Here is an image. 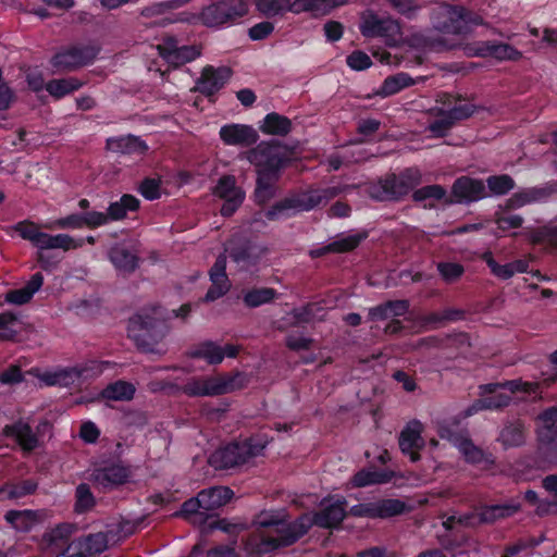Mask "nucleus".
Segmentation results:
<instances>
[{
	"mask_svg": "<svg viewBox=\"0 0 557 557\" xmlns=\"http://www.w3.org/2000/svg\"><path fill=\"white\" fill-rule=\"evenodd\" d=\"M83 218V214L73 213L52 222L45 223L42 227L48 230H81L85 227Z\"/></svg>",
	"mask_w": 557,
	"mask_h": 557,
	"instance_id": "nucleus-51",
	"label": "nucleus"
},
{
	"mask_svg": "<svg viewBox=\"0 0 557 557\" xmlns=\"http://www.w3.org/2000/svg\"><path fill=\"white\" fill-rule=\"evenodd\" d=\"M221 139L230 146H250L259 136L255 128L244 124H228L220 129Z\"/></svg>",
	"mask_w": 557,
	"mask_h": 557,
	"instance_id": "nucleus-27",
	"label": "nucleus"
},
{
	"mask_svg": "<svg viewBox=\"0 0 557 557\" xmlns=\"http://www.w3.org/2000/svg\"><path fill=\"white\" fill-rule=\"evenodd\" d=\"M422 182V173L417 168H409L399 174H391L380 182L379 191H373L377 200H397L408 195Z\"/></svg>",
	"mask_w": 557,
	"mask_h": 557,
	"instance_id": "nucleus-10",
	"label": "nucleus"
},
{
	"mask_svg": "<svg viewBox=\"0 0 557 557\" xmlns=\"http://www.w3.org/2000/svg\"><path fill=\"white\" fill-rule=\"evenodd\" d=\"M74 509L77 513L86 512L95 506V497L89 486L85 483L76 487Z\"/></svg>",
	"mask_w": 557,
	"mask_h": 557,
	"instance_id": "nucleus-52",
	"label": "nucleus"
},
{
	"mask_svg": "<svg viewBox=\"0 0 557 557\" xmlns=\"http://www.w3.org/2000/svg\"><path fill=\"white\" fill-rule=\"evenodd\" d=\"M41 227L42 226L28 220L21 221L14 226L15 231L24 240L29 242L39 250L61 249L63 251H70L84 246V238H74L65 233L52 235L42 232Z\"/></svg>",
	"mask_w": 557,
	"mask_h": 557,
	"instance_id": "nucleus-9",
	"label": "nucleus"
},
{
	"mask_svg": "<svg viewBox=\"0 0 557 557\" xmlns=\"http://www.w3.org/2000/svg\"><path fill=\"white\" fill-rule=\"evenodd\" d=\"M47 517L44 510H11L5 513V520L15 530L27 532Z\"/></svg>",
	"mask_w": 557,
	"mask_h": 557,
	"instance_id": "nucleus-29",
	"label": "nucleus"
},
{
	"mask_svg": "<svg viewBox=\"0 0 557 557\" xmlns=\"http://www.w3.org/2000/svg\"><path fill=\"white\" fill-rule=\"evenodd\" d=\"M276 297V292L273 288L261 287L252 288L244 294V302L249 308H256L261 305L272 301Z\"/></svg>",
	"mask_w": 557,
	"mask_h": 557,
	"instance_id": "nucleus-47",
	"label": "nucleus"
},
{
	"mask_svg": "<svg viewBox=\"0 0 557 557\" xmlns=\"http://www.w3.org/2000/svg\"><path fill=\"white\" fill-rule=\"evenodd\" d=\"M446 112L449 113V116L454 122L468 119L474 113L475 107L465 100H457L454 106L443 104Z\"/></svg>",
	"mask_w": 557,
	"mask_h": 557,
	"instance_id": "nucleus-54",
	"label": "nucleus"
},
{
	"mask_svg": "<svg viewBox=\"0 0 557 557\" xmlns=\"http://www.w3.org/2000/svg\"><path fill=\"white\" fill-rule=\"evenodd\" d=\"M463 54L467 57H492L500 61H516L521 58V52L508 44L480 41L468 44L462 47Z\"/></svg>",
	"mask_w": 557,
	"mask_h": 557,
	"instance_id": "nucleus-17",
	"label": "nucleus"
},
{
	"mask_svg": "<svg viewBox=\"0 0 557 557\" xmlns=\"http://www.w3.org/2000/svg\"><path fill=\"white\" fill-rule=\"evenodd\" d=\"M547 196L544 188H525L517 191L506 201L507 209H519L523 206L542 201Z\"/></svg>",
	"mask_w": 557,
	"mask_h": 557,
	"instance_id": "nucleus-37",
	"label": "nucleus"
},
{
	"mask_svg": "<svg viewBox=\"0 0 557 557\" xmlns=\"http://www.w3.org/2000/svg\"><path fill=\"white\" fill-rule=\"evenodd\" d=\"M424 426L419 420H411L407 423L399 435L400 450L408 455L411 461H417L420 458L419 450L424 446L422 432Z\"/></svg>",
	"mask_w": 557,
	"mask_h": 557,
	"instance_id": "nucleus-21",
	"label": "nucleus"
},
{
	"mask_svg": "<svg viewBox=\"0 0 557 557\" xmlns=\"http://www.w3.org/2000/svg\"><path fill=\"white\" fill-rule=\"evenodd\" d=\"M393 472L375 469H363L352 478V485L363 487L372 484L387 483L392 480Z\"/></svg>",
	"mask_w": 557,
	"mask_h": 557,
	"instance_id": "nucleus-41",
	"label": "nucleus"
},
{
	"mask_svg": "<svg viewBox=\"0 0 557 557\" xmlns=\"http://www.w3.org/2000/svg\"><path fill=\"white\" fill-rule=\"evenodd\" d=\"M109 258L120 273H131L138 265L137 255L124 245H115L109 252Z\"/></svg>",
	"mask_w": 557,
	"mask_h": 557,
	"instance_id": "nucleus-33",
	"label": "nucleus"
},
{
	"mask_svg": "<svg viewBox=\"0 0 557 557\" xmlns=\"http://www.w3.org/2000/svg\"><path fill=\"white\" fill-rule=\"evenodd\" d=\"M2 435L13 442L24 454H29L40 445L38 433L25 419H18L2 429Z\"/></svg>",
	"mask_w": 557,
	"mask_h": 557,
	"instance_id": "nucleus-15",
	"label": "nucleus"
},
{
	"mask_svg": "<svg viewBox=\"0 0 557 557\" xmlns=\"http://www.w3.org/2000/svg\"><path fill=\"white\" fill-rule=\"evenodd\" d=\"M293 315L297 323H311L324 320L325 311L319 305L310 304L306 307L295 309Z\"/></svg>",
	"mask_w": 557,
	"mask_h": 557,
	"instance_id": "nucleus-50",
	"label": "nucleus"
},
{
	"mask_svg": "<svg viewBox=\"0 0 557 557\" xmlns=\"http://www.w3.org/2000/svg\"><path fill=\"white\" fill-rule=\"evenodd\" d=\"M109 366V361L90 360L75 367L55 368L42 372L34 370V374L46 386L67 387L100 375Z\"/></svg>",
	"mask_w": 557,
	"mask_h": 557,
	"instance_id": "nucleus-7",
	"label": "nucleus"
},
{
	"mask_svg": "<svg viewBox=\"0 0 557 557\" xmlns=\"http://www.w3.org/2000/svg\"><path fill=\"white\" fill-rule=\"evenodd\" d=\"M433 26L447 34H468L473 27L482 25L483 18L463 7L441 3L432 13Z\"/></svg>",
	"mask_w": 557,
	"mask_h": 557,
	"instance_id": "nucleus-6",
	"label": "nucleus"
},
{
	"mask_svg": "<svg viewBox=\"0 0 557 557\" xmlns=\"http://www.w3.org/2000/svg\"><path fill=\"white\" fill-rule=\"evenodd\" d=\"M163 312L160 307L150 311L143 310L129 320L128 332L136 339L150 335L153 330L162 324Z\"/></svg>",
	"mask_w": 557,
	"mask_h": 557,
	"instance_id": "nucleus-22",
	"label": "nucleus"
},
{
	"mask_svg": "<svg viewBox=\"0 0 557 557\" xmlns=\"http://www.w3.org/2000/svg\"><path fill=\"white\" fill-rule=\"evenodd\" d=\"M231 74V70L226 66L207 65L196 81L195 90L206 96H212L226 84Z\"/></svg>",
	"mask_w": 557,
	"mask_h": 557,
	"instance_id": "nucleus-20",
	"label": "nucleus"
},
{
	"mask_svg": "<svg viewBox=\"0 0 557 557\" xmlns=\"http://www.w3.org/2000/svg\"><path fill=\"white\" fill-rule=\"evenodd\" d=\"M363 237L357 234L342 236L331 244L311 251L312 257H320L327 252H346L356 248Z\"/></svg>",
	"mask_w": 557,
	"mask_h": 557,
	"instance_id": "nucleus-40",
	"label": "nucleus"
},
{
	"mask_svg": "<svg viewBox=\"0 0 557 557\" xmlns=\"http://www.w3.org/2000/svg\"><path fill=\"white\" fill-rule=\"evenodd\" d=\"M258 11L267 17H273L285 12L300 13L309 9L308 0H258Z\"/></svg>",
	"mask_w": 557,
	"mask_h": 557,
	"instance_id": "nucleus-26",
	"label": "nucleus"
},
{
	"mask_svg": "<svg viewBox=\"0 0 557 557\" xmlns=\"http://www.w3.org/2000/svg\"><path fill=\"white\" fill-rule=\"evenodd\" d=\"M437 271L445 282L454 283L462 276L465 268L456 262H440L437 263Z\"/></svg>",
	"mask_w": 557,
	"mask_h": 557,
	"instance_id": "nucleus-58",
	"label": "nucleus"
},
{
	"mask_svg": "<svg viewBox=\"0 0 557 557\" xmlns=\"http://www.w3.org/2000/svg\"><path fill=\"white\" fill-rule=\"evenodd\" d=\"M499 441L505 447L520 446L524 442V426L521 422L506 425L499 435Z\"/></svg>",
	"mask_w": 557,
	"mask_h": 557,
	"instance_id": "nucleus-46",
	"label": "nucleus"
},
{
	"mask_svg": "<svg viewBox=\"0 0 557 557\" xmlns=\"http://www.w3.org/2000/svg\"><path fill=\"white\" fill-rule=\"evenodd\" d=\"M83 215H84V218H83L84 224H85V226H87L89 228H96V227L106 225L110 222L108 213H104V212L89 211V212L83 213Z\"/></svg>",
	"mask_w": 557,
	"mask_h": 557,
	"instance_id": "nucleus-62",
	"label": "nucleus"
},
{
	"mask_svg": "<svg viewBox=\"0 0 557 557\" xmlns=\"http://www.w3.org/2000/svg\"><path fill=\"white\" fill-rule=\"evenodd\" d=\"M213 194L224 200L221 208V214L224 216L232 215L245 199V193L236 185L235 177L230 175L219 180Z\"/></svg>",
	"mask_w": 557,
	"mask_h": 557,
	"instance_id": "nucleus-19",
	"label": "nucleus"
},
{
	"mask_svg": "<svg viewBox=\"0 0 557 557\" xmlns=\"http://www.w3.org/2000/svg\"><path fill=\"white\" fill-rule=\"evenodd\" d=\"M240 158H245L256 166L258 178L255 197L259 203L267 202L273 197V185L287 159L285 148L276 141H262L243 153Z\"/></svg>",
	"mask_w": 557,
	"mask_h": 557,
	"instance_id": "nucleus-2",
	"label": "nucleus"
},
{
	"mask_svg": "<svg viewBox=\"0 0 557 557\" xmlns=\"http://www.w3.org/2000/svg\"><path fill=\"white\" fill-rule=\"evenodd\" d=\"M260 129L264 134L284 136L292 129L290 121L277 113H269L262 121Z\"/></svg>",
	"mask_w": 557,
	"mask_h": 557,
	"instance_id": "nucleus-42",
	"label": "nucleus"
},
{
	"mask_svg": "<svg viewBox=\"0 0 557 557\" xmlns=\"http://www.w3.org/2000/svg\"><path fill=\"white\" fill-rule=\"evenodd\" d=\"M481 398L474 401L467 410L466 416H472L483 409L497 410L506 407L511 401V395L523 393L527 395H536L539 384L534 382H523L521 380L507 381L505 383H491L482 385Z\"/></svg>",
	"mask_w": 557,
	"mask_h": 557,
	"instance_id": "nucleus-4",
	"label": "nucleus"
},
{
	"mask_svg": "<svg viewBox=\"0 0 557 557\" xmlns=\"http://www.w3.org/2000/svg\"><path fill=\"white\" fill-rule=\"evenodd\" d=\"M338 194L339 188L337 187H325L301 193L277 202L265 212V216L269 220L289 218L293 212L309 211L324 205Z\"/></svg>",
	"mask_w": 557,
	"mask_h": 557,
	"instance_id": "nucleus-8",
	"label": "nucleus"
},
{
	"mask_svg": "<svg viewBox=\"0 0 557 557\" xmlns=\"http://www.w3.org/2000/svg\"><path fill=\"white\" fill-rule=\"evenodd\" d=\"M20 319L11 312L0 313V341H11L21 331Z\"/></svg>",
	"mask_w": 557,
	"mask_h": 557,
	"instance_id": "nucleus-48",
	"label": "nucleus"
},
{
	"mask_svg": "<svg viewBox=\"0 0 557 557\" xmlns=\"http://www.w3.org/2000/svg\"><path fill=\"white\" fill-rule=\"evenodd\" d=\"M268 441L264 436L256 435L243 442L231 443L210 456V463L216 469L239 467L262 454Z\"/></svg>",
	"mask_w": 557,
	"mask_h": 557,
	"instance_id": "nucleus-5",
	"label": "nucleus"
},
{
	"mask_svg": "<svg viewBox=\"0 0 557 557\" xmlns=\"http://www.w3.org/2000/svg\"><path fill=\"white\" fill-rule=\"evenodd\" d=\"M522 216L518 214L499 215L496 218V224L502 231L518 228L522 225Z\"/></svg>",
	"mask_w": 557,
	"mask_h": 557,
	"instance_id": "nucleus-64",
	"label": "nucleus"
},
{
	"mask_svg": "<svg viewBox=\"0 0 557 557\" xmlns=\"http://www.w3.org/2000/svg\"><path fill=\"white\" fill-rule=\"evenodd\" d=\"M239 348L235 345H225L221 347L213 342H205L195 347L190 356L206 360L210 364L221 363L225 356L236 357Z\"/></svg>",
	"mask_w": 557,
	"mask_h": 557,
	"instance_id": "nucleus-25",
	"label": "nucleus"
},
{
	"mask_svg": "<svg viewBox=\"0 0 557 557\" xmlns=\"http://www.w3.org/2000/svg\"><path fill=\"white\" fill-rule=\"evenodd\" d=\"M84 86L76 77L51 79L46 84V90L55 99H61Z\"/></svg>",
	"mask_w": 557,
	"mask_h": 557,
	"instance_id": "nucleus-39",
	"label": "nucleus"
},
{
	"mask_svg": "<svg viewBox=\"0 0 557 557\" xmlns=\"http://www.w3.org/2000/svg\"><path fill=\"white\" fill-rule=\"evenodd\" d=\"M320 512H306L289 522L282 512H263L258 517L259 530L248 543L249 554L260 556L276 548L297 542L312 525L321 528L337 527L346 515V502L343 498L324 499Z\"/></svg>",
	"mask_w": 557,
	"mask_h": 557,
	"instance_id": "nucleus-1",
	"label": "nucleus"
},
{
	"mask_svg": "<svg viewBox=\"0 0 557 557\" xmlns=\"http://www.w3.org/2000/svg\"><path fill=\"white\" fill-rule=\"evenodd\" d=\"M176 516H183L194 524H202L210 517V515L202 509V502L199 494L197 497L186 500Z\"/></svg>",
	"mask_w": 557,
	"mask_h": 557,
	"instance_id": "nucleus-43",
	"label": "nucleus"
},
{
	"mask_svg": "<svg viewBox=\"0 0 557 557\" xmlns=\"http://www.w3.org/2000/svg\"><path fill=\"white\" fill-rule=\"evenodd\" d=\"M42 283L44 276L41 273L37 272L23 288L9 292L5 296V300L15 305L26 304L32 299L34 294L40 289Z\"/></svg>",
	"mask_w": 557,
	"mask_h": 557,
	"instance_id": "nucleus-36",
	"label": "nucleus"
},
{
	"mask_svg": "<svg viewBox=\"0 0 557 557\" xmlns=\"http://www.w3.org/2000/svg\"><path fill=\"white\" fill-rule=\"evenodd\" d=\"M73 530V525L69 523L52 529L44 537L47 549L55 557H89L108 547L106 534L96 533L71 541Z\"/></svg>",
	"mask_w": 557,
	"mask_h": 557,
	"instance_id": "nucleus-3",
	"label": "nucleus"
},
{
	"mask_svg": "<svg viewBox=\"0 0 557 557\" xmlns=\"http://www.w3.org/2000/svg\"><path fill=\"white\" fill-rule=\"evenodd\" d=\"M455 447L458 448L466 461L470 463H480L485 459L484 453L476 447L466 434L456 442Z\"/></svg>",
	"mask_w": 557,
	"mask_h": 557,
	"instance_id": "nucleus-49",
	"label": "nucleus"
},
{
	"mask_svg": "<svg viewBox=\"0 0 557 557\" xmlns=\"http://www.w3.org/2000/svg\"><path fill=\"white\" fill-rule=\"evenodd\" d=\"M199 496L202 509L209 515L210 511L225 505L232 498L233 491L226 486H215L201 491Z\"/></svg>",
	"mask_w": 557,
	"mask_h": 557,
	"instance_id": "nucleus-34",
	"label": "nucleus"
},
{
	"mask_svg": "<svg viewBox=\"0 0 557 557\" xmlns=\"http://www.w3.org/2000/svg\"><path fill=\"white\" fill-rule=\"evenodd\" d=\"M360 32L366 37H381L391 47L399 45L403 40L400 25L397 21L391 17H379L372 12L362 14Z\"/></svg>",
	"mask_w": 557,
	"mask_h": 557,
	"instance_id": "nucleus-13",
	"label": "nucleus"
},
{
	"mask_svg": "<svg viewBox=\"0 0 557 557\" xmlns=\"http://www.w3.org/2000/svg\"><path fill=\"white\" fill-rule=\"evenodd\" d=\"M539 435L546 443L545 451H552L557 446V408H549L540 418Z\"/></svg>",
	"mask_w": 557,
	"mask_h": 557,
	"instance_id": "nucleus-30",
	"label": "nucleus"
},
{
	"mask_svg": "<svg viewBox=\"0 0 557 557\" xmlns=\"http://www.w3.org/2000/svg\"><path fill=\"white\" fill-rule=\"evenodd\" d=\"M140 194L148 200L158 199L161 195L159 178H145L139 186Z\"/></svg>",
	"mask_w": 557,
	"mask_h": 557,
	"instance_id": "nucleus-60",
	"label": "nucleus"
},
{
	"mask_svg": "<svg viewBox=\"0 0 557 557\" xmlns=\"http://www.w3.org/2000/svg\"><path fill=\"white\" fill-rule=\"evenodd\" d=\"M107 148L112 152L137 156L144 154L148 149L144 140L133 135L109 138Z\"/></svg>",
	"mask_w": 557,
	"mask_h": 557,
	"instance_id": "nucleus-31",
	"label": "nucleus"
},
{
	"mask_svg": "<svg viewBox=\"0 0 557 557\" xmlns=\"http://www.w3.org/2000/svg\"><path fill=\"white\" fill-rule=\"evenodd\" d=\"M159 54L170 65L176 67L196 60L201 54V48L196 45L180 46L173 37H168L158 45Z\"/></svg>",
	"mask_w": 557,
	"mask_h": 557,
	"instance_id": "nucleus-18",
	"label": "nucleus"
},
{
	"mask_svg": "<svg viewBox=\"0 0 557 557\" xmlns=\"http://www.w3.org/2000/svg\"><path fill=\"white\" fill-rule=\"evenodd\" d=\"M352 510L358 516L387 518L401 513L405 510V504L398 499H384L374 504L355 507Z\"/></svg>",
	"mask_w": 557,
	"mask_h": 557,
	"instance_id": "nucleus-28",
	"label": "nucleus"
},
{
	"mask_svg": "<svg viewBox=\"0 0 557 557\" xmlns=\"http://www.w3.org/2000/svg\"><path fill=\"white\" fill-rule=\"evenodd\" d=\"M520 510V504L510 502L506 504H496L482 506L478 509L476 513L450 516L443 525L446 529H451L456 522L465 525H474L476 523H493L499 519H505L513 516Z\"/></svg>",
	"mask_w": 557,
	"mask_h": 557,
	"instance_id": "nucleus-12",
	"label": "nucleus"
},
{
	"mask_svg": "<svg viewBox=\"0 0 557 557\" xmlns=\"http://www.w3.org/2000/svg\"><path fill=\"white\" fill-rule=\"evenodd\" d=\"M486 183L494 195H504L515 187L513 180L506 174L490 176Z\"/></svg>",
	"mask_w": 557,
	"mask_h": 557,
	"instance_id": "nucleus-56",
	"label": "nucleus"
},
{
	"mask_svg": "<svg viewBox=\"0 0 557 557\" xmlns=\"http://www.w3.org/2000/svg\"><path fill=\"white\" fill-rule=\"evenodd\" d=\"M134 394V385L125 381H116L102 391L103 398L110 400H129Z\"/></svg>",
	"mask_w": 557,
	"mask_h": 557,
	"instance_id": "nucleus-45",
	"label": "nucleus"
},
{
	"mask_svg": "<svg viewBox=\"0 0 557 557\" xmlns=\"http://www.w3.org/2000/svg\"><path fill=\"white\" fill-rule=\"evenodd\" d=\"M347 64L355 71H362L371 66L370 57L362 51H354L347 57Z\"/></svg>",
	"mask_w": 557,
	"mask_h": 557,
	"instance_id": "nucleus-61",
	"label": "nucleus"
},
{
	"mask_svg": "<svg viewBox=\"0 0 557 557\" xmlns=\"http://www.w3.org/2000/svg\"><path fill=\"white\" fill-rule=\"evenodd\" d=\"M429 126L428 131L432 134L433 137H443L448 131L453 127L455 122L449 116V113L446 112L444 107H435L432 108L429 113Z\"/></svg>",
	"mask_w": 557,
	"mask_h": 557,
	"instance_id": "nucleus-35",
	"label": "nucleus"
},
{
	"mask_svg": "<svg viewBox=\"0 0 557 557\" xmlns=\"http://www.w3.org/2000/svg\"><path fill=\"white\" fill-rule=\"evenodd\" d=\"M238 376L214 375L193 377L183 386V393L190 397H212L230 393L236 388Z\"/></svg>",
	"mask_w": 557,
	"mask_h": 557,
	"instance_id": "nucleus-14",
	"label": "nucleus"
},
{
	"mask_svg": "<svg viewBox=\"0 0 557 557\" xmlns=\"http://www.w3.org/2000/svg\"><path fill=\"white\" fill-rule=\"evenodd\" d=\"M37 484L32 480L23 481L20 484L8 486L0 491V494H5L9 498H20L35 492Z\"/></svg>",
	"mask_w": 557,
	"mask_h": 557,
	"instance_id": "nucleus-59",
	"label": "nucleus"
},
{
	"mask_svg": "<svg viewBox=\"0 0 557 557\" xmlns=\"http://www.w3.org/2000/svg\"><path fill=\"white\" fill-rule=\"evenodd\" d=\"M453 195L457 202H472L486 197L485 185L480 180L459 177L453 185Z\"/></svg>",
	"mask_w": 557,
	"mask_h": 557,
	"instance_id": "nucleus-24",
	"label": "nucleus"
},
{
	"mask_svg": "<svg viewBox=\"0 0 557 557\" xmlns=\"http://www.w3.org/2000/svg\"><path fill=\"white\" fill-rule=\"evenodd\" d=\"M248 13L246 0H220L206 7L200 20L208 27H221L235 23Z\"/></svg>",
	"mask_w": 557,
	"mask_h": 557,
	"instance_id": "nucleus-11",
	"label": "nucleus"
},
{
	"mask_svg": "<svg viewBox=\"0 0 557 557\" xmlns=\"http://www.w3.org/2000/svg\"><path fill=\"white\" fill-rule=\"evenodd\" d=\"M92 476L96 484L108 490L125 483L128 479V471L123 466H111L97 469Z\"/></svg>",
	"mask_w": 557,
	"mask_h": 557,
	"instance_id": "nucleus-32",
	"label": "nucleus"
},
{
	"mask_svg": "<svg viewBox=\"0 0 557 557\" xmlns=\"http://www.w3.org/2000/svg\"><path fill=\"white\" fill-rule=\"evenodd\" d=\"M209 275L211 286L205 296V300L214 301L224 296L231 288V282L226 274V257L224 255H220L216 258Z\"/></svg>",
	"mask_w": 557,
	"mask_h": 557,
	"instance_id": "nucleus-23",
	"label": "nucleus"
},
{
	"mask_svg": "<svg viewBox=\"0 0 557 557\" xmlns=\"http://www.w3.org/2000/svg\"><path fill=\"white\" fill-rule=\"evenodd\" d=\"M96 52L88 47H71L63 49L51 58L53 73L74 71L77 67L87 65L95 59Z\"/></svg>",
	"mask_w": 557,
	"mask_h": 557,
	"instance_id": "nucleus-16",
	"label": "nucleus"
},
{
	"mask_svg": "<svg viewBox=\"0 0 557 557\" xmlns=\"http://www.w3.org/2000/svg\"><path fill=\"white\" fill-rule=\"evenodd\" d=\"M446 196V189L441 185H428L413 191L414 201L441 200Z\"/></svg>",
	"mask_w": 557,
	"mask_h": 557,
	"instance_id": "nucleus-55",
	"label": "nucleus"
},
{
	"mask_svg": "<svg viewBox=\"0 0 557 557\" xmlns=\"http://www.w3.org/2000/svg\"><path fill=\"white\" fill-rule=\"evenodd\" d=\"M99 435H100V431L94 422L86 421V422L82 423L81 430H79V437L85 443H89V444L95 443L98 440Z\"/></svg>",
	"mask_w": 557,
	"mask_h": 557,
	"instance_id": "nucleus-63",
	"label": "nucleus"
},
{
	"mask_svg": "<svg viewBox=\"0 0 557 557\" xmlns=\"http://www.w3.org/2000/svg\"><path fill=\"white\" fill-rule=\"evenodd\" d=\"M413 83L409 74L400 72L386 77L375 94L383 98L389 97L413 85Z\"/></svg>",
	"mask_w": 557,
	"mask_h": 557,
	"instance_id": "nucleus-38",
	"label": "nucleus"
},
{
	"mask_svg": "<svg viewBox=\"0 0 557 557\" xmlns=\"http://www.w3.org/2000/svg\"><path fill=\"white\" fill-rule=\"evenodd\" d=\"M231 257L240 268L248 269L255 265L258 261L259 256L256 252V248L252 246H245L233 250Z\"/></svg>",
	"mask_w": 557,
	"mask_h": 557,
	"instance_id": "nucleus-53",
	"label": "nucleus"
},
{
	"mask_svg": "<svg viewBox=\"0 0 557 557\" xmlns=\"http://www.w3.org/2000/svg\"><path fill=\"white\" fill-rule=\"evenodd\" d=\"M435 426L437 434L441 438L447 440L454 446L456 442L459 441L465 434L457 432V423H449L445 420H436Z\"/></svg>",
	"mask_w": 557,
	"mask_h": 557,
	"instance_id": "nucleus-57",
	"label": "nucleus"
},
{
	"mask_svg": "<svg viewBox=\"0 0 557 557\" xmlns=\"http://www.w3.org/2000/svg\"><path fill=\"white\" fill-rule=\"evenodd\" d=\"M139 200L132 195H123L120 200L112 202L108 208L109 221H117L126 216L128 211H136Z\"/></svg>",
	"mask_w": 557,
	"mask_h": 557,
	"instance_id": "nucleus-44",
	"label": "nucleus"
}]
</instances>
